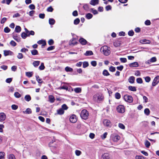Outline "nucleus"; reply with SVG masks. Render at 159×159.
<instances>
[{
    "instance_id": "1",
    "label": "nucleus",
    "mask_w": 159,
    "mask_h": 159,
    "mask_svg": "<svg viewBox=\"0 0 159 159\" xmlns=\"http://www.w3.org/2000/svg\"><path fill=\"white\" fill-rule=\"evenodd\" d=\"M93 99L95 102H99L103 101L104 97L102 93H97L93 96Z\"/></svg>"
},
{
    "instance_id": "2",
    "label": "nucleus",
    "mask_w": 159,
    "mask_h": 159,
    "mask_svg": "<svg viewBox=\"0 0 159 159\" xmlns=\"http://www.w3.org/2000/svg\"><path fill=\"white\" fill-rule=\"evenodd\" d=\"M100 51L102 53L106 56L109 55L111 53L110 48L107 46H104L102 47Z\"/></svg>"
},
{
    "instance_id": "3",
    "label": "nucleus",
    "mask_w": 159,
    "mask_h": 159,
    "mask_svg": "<svg viewBox=\"0 0 159 159\" xmlns=\"http://www.w3.org/2000/svg\"><path fill=\"white\" fill-rule=\"evenodd\" d=\"M89 114V112L86 110L84 109L81 111L80 116L82 119L86 120L88 118Z\"/></svg>"
},
{
    "instance_id": "4",
    "label": "nucleus",
    "mask_w": 159,
    "mask_h": 159,
    "mask_svg": "<svg viewBox=\"0 0 159 159\" xmlns=\"http://www.w3.org/2000/svg\"><path fill=\"white\" fill-rule=\"evenodd\" d=\"M120 137L117 134L113 133L110 136V139L114 142H117L120 139Z\"/></svg>"
},
{
    "instance_id": "5",
    "label": "nucleus",
    "mask_w": 159,
    "mask_h": 159,
    "mask_svg": "<svg viewBox=\"0 0 159 159\" xmlns=\"http://www.w3.org/2000/svg\"><path fill=\"white\" fill-rule=\"evenodd\" d=\"M125 100L128 102L131 103L133 101V98L132 96L128 95H125L124 97Z\"/></svg>"
},
{
    "instance_id": "6",
    "label": "nucleus",
    "mask_w": 159,
    "mask_h": 159,
    "mask_svg": "<svg viewBox=\"0 0 159 159\" xmlns=\"http://www.w3.org/2000/svg\"><path fill=\"white\" fill-rule=\"evenodd\" d=\"M117 111L119 113H123L125 112L124 107L123 105H119L116 108Z\"/></svg>"
},
{
    "instance_id": "7",
    "label": "nucleus",
    "mask_w": 159,
    "mask_h": 159,
    "mask_svg": "<svg viewBox=\"0 0 159 159\" xmlns=\"http://www.w3.org/2000/svg\"><path fill=\"white\" fill-rule=\"evenodd\" d=\"M111 158V156L108 153L103 154L101 157V159H110Z\"/></svg>"
},
{
    "instance_id": "8",
    "label": "nucleus",
    "mask_w": 159,
    "mask_h": 159,
    "mask_svg": "<svg viewBox=\"0 0 159 159\" xmlns=\"http://www.w3.org/2000/svg\"><path fill=\"white\" fill-rule=\"evenodd\" d=\"M159 82V76L156 77L153 80L152 85L153 86H155Z\"/></svg>"
},
{
    "instance_id": "9",
    "label": "nucleus",
    "mask_w": 159,
    "mask_h": 159,
    "mask_svg": "<svg viewBox=\"0 0 159 159\" xmlns=\"http://www.w3.org/2000/svg\"><path fill=\"white\" fill-rule=\"evenodd\" d=\"M103 124L104 126L111 127V122L109 120L107 119L104 120L103 121Z\"/></svg>"
},
{
    "instance_id": "10",
    "label": "nucleus",
    "mask_w": 159,
    "mask_h": 159,
    "mask_svg": "<svg viewBox=\"0 0 159 159\" xmlns=\"http://www.w3.org/2000/svg\"><path fill=\"white\" fill-rule=\"evenodd\" d=\"M157 61V58L156 57H153L151 58L150 59L148 60L145 62V63L149 65L151 63Z\"/></svg>"
},
{
    "instance_id": "11",
    "label": "nucleus",
    "mask_w": 159,
    "mask_h": 159,
    "mask_svg": "<svg viewBox=\"0 0 159 159\" xmlns=\"http://www.w3.org/2000/svg\"><path fill=\"white\" fill-rule=\"evenodd\" d=\"M70 122L72 123H75L77 120L76 116L75 115H71L70 117Z\"/></svg>"
},
{
    "instance_id": "12",
    "label": "nucleus",
    "mask_w": 159,
    "mask_h": 159,
    "mask_svg": "<svg viewBox=\"0 0 159 159\" xmlns=\"http://www.w3.org/2000/svg\"><path fill=\"white\" fill-rule=\"evenodd\" d=\"M24 29L25 32L27 34L28 37L30 36V35H34L35 33L33 31L31 30L29 31L26 28H25Z\"/></svg>"
},
{
    "instance_id": "13",
    "label": "nucleus",
    "mask_w": 159,
    "mask_h": 159,
    "mask_svg": "<svg viewBox=\"0 0 159 159\" xmlns=\"http://www.w3.org/2000/svg\"><path fill=\"white\" fill-rule=\"evenodd\" d=\"M13 54V52L10 50H5L4 51V54L5 56L8 55H12Z\"/></svg>"
},
{
    "instance_id": "14",
    "label": "nucleus",
    "mask_w": 159,
    "mask_h": 159,
    "mask_svg": "<svg viewBox=\"0 0 159 159\" xmlns=\"http://www.w3.org/2000/svg\"><path fill=\"white\" fill-rule=\"evenodd\" d=\"M6 118V115L3 113H0V121H4Z\"/></svg>"
},
{
    "instance_id": "15",
    "label": "nucleus",
    "mask_w": 159,
    "mask_h": 159,
    "mask_svg": "<svg viewBox=\"0 0 159 159\" xmlns=\"http://www.w3.org/2000/svg\"><path fill=\"white\" fill-rule=\"evenodd\" d=\"M113 44L115 47H119L121 44V41L119 40H117L114 42Z\"/></svg>"
},
{
    "instance_id": "16",
    "label": "nucleus",
    "mask_w": 159,
    "mask_h": 159,
    "mask_svg": "<svg viewBox=\"0 0 159 159\" xmlns=\"http://www.w3.org/2000/svg\"><path fill=\"white\" fill-rule=\"evenodd\" d=\"M130 67H137L139 66L138 63L137 62H134L129 64Z\"/></svg>"
},
{
    "instance_id": "17",
    "label": "nucleus",
    "mask_w": 159,
    "mask_h": 159,
    "mask_svg": "<svg viewBox=\"0 0 159 159\" xmlns=\"http://www.w3.org/2000/svg\"><path fill=\"white\" fill-rule=\"evenodd\" d=\"M77 42L75 41V38L72 39L69 42V44L70 45H74L76 44Z\"/></svg>"
},
{
    "instance_id": "18",
    "label": "nucleus",
    "mask_w": 159,
    "mask_h": 159,
    "mask_svg": "<svg viewBox=\"0 0 159 159\" xmlns=\"http://www.w3.org/2000/svg\"><path fill=\"white\" fill-rule=\"evenodd\" d=\"M98 0H91L90 2V4L92 5L95 6L98 4Z\"/></svg>"
},
{
    "instance_id": "19",
    "label": "nucleus",
    "mask_w": 159,
    "mask_h": 159,
    "mask_svg": "<svg viewBox=\"0 0 159 159\" xmlns=\"http://www.w3.org/2000/svg\"><path fill=\"white\" fill-rule=\"evenodd\" d=\"M49 101L51 103L54 102L55 99L54 97L52 95H50L48 96Z\"/></svg>"
},
{
    "instance_id": "20",
    "label": "nucleus",
    "mask_w": 159,
    "mask_h": 159,
    "mask_svg": "<svg viewBox=\"0 0 159 159\" xmlns=\"http://www.w3.org/2000/svg\"><path fill=\"white\" fill-rule=\"evenodd\" d=\"M57 114L59 115H62L64 114V111L61 108L57 110Z\"/></svg>"
},
{
    "instance_id": "21",
    "label": "nucleus",
    "mask_w": 159,
    "mask_h": 159,
    "mask_svg": "<svg viewBox=\"0 0 159 159\" xmlns=\"http://www.w3.org/2000/svg\"><path fill=\"white\" fill-rule=\"evenodd\" d=\"M79 42L82 45H85L87 43V41L83 38H80L79 39Z\"/></svg>"
},
{
    "instance_id": "22",
    "label": "nucleus",
    "mask_w": 159,
    "mask_h": 159,
    "mask_svg": "<svg viewBox=\"0 0 159 159\" xmlns=\"http://www.w3.org/2000/svg\"><path fill=\"white\" fill-rule=\"evenodd\" d=\"M37 43L39 44H42L43 46H44L46 45L45 41L43 40H40L37 42Z\"/></svg>"
},
{
    "instance_id": "23",
    "label": "nucleus",
    "mask_w": 159,
    "mask_h": 159,
    "mask_svg": "<svg viewBox=\"0 0 159 159\" xmlns=\"http://www.w3.org/2000/svg\"><path fill=\"white\" fill-rule=\"evenodd\" d=\"M129 81L130 83H133L135 80V78L134 77L132 76H130L129 79Z\"/></svg>"
},
{
    "instance_id": "24",
    "label": "nucleus",
    "mask_w": 159,
    "mask_h": 159,
    "mask_svg": "<svg viewBox=\"0 0 159 159\" xmlns=\"http://www.w3.org/2000/svg\"><path fill=\"white\" fill-rule=\"evenodd\" d=\"M74 91L76 93H80L81 92V89L80 88H76L74 89Z\"/></svg>"
},
{
    "instance_id": "25",
    "label": "nucleus",
    "mask_w": 159,
    "mask_h": 159,
    "mask_svg": "<svg viewBox=\"0 0 159 159\" xmlns=\"http://www.w3.org/2000/svg\"><path fill=\"white\" fill-rule=\"evenodd\" d=\"M40 61H34L33 63V65L35 67H37L39 64Z\"/></svg>"
},
{
    "instance_id": "26",
    "label": "nucleus",
    "mask_w": 159,
    "mask_h": 159,
    "mask_svg": "<svg viewBox=\"0 0 159 159\" xmlns=\"http://www.w3.org/2000/svg\"><path fill=\"white\" fill-rule=\"evenodd\" d=\"M84 9L86 11H89V8L87 4H84L83 7Z\"/></svg>"
},
{
    "instance_id": "27",
    "label": "nucleus",
    "mask_w": 159,
    "mask_h": 159,
    "mask_svg": "<svg viewBox=\"0 0 159 159\" xmlns=\"http://www.w3.org/2000/svg\"><path fill=\"white\" fill-rule=\"evenodd\" d=\"M93 16L90 13H88L85 15L86 18L88 19H90L92 18Z\"/></svg>"
},
{
    "instance_id": "28",
    "label": "nucleus",
    "mask_w": 159,
    "mask_h": 159,
    "mask_svg": "<svg viewBox=\"0 0 159 159\" xmlns=\"http://www.w3.org/2000/svg\"><path fill=\"white\" fill-rule=\"evenodd\" d=\"M140 43H148L149 44L150 43V41L148 40H147L146 39H144L141 40Z\"/></svg>"
},
{
    "instance_id": "29",
    "label": "nucleus",
    "mask_w": 159,
    "mask_h": 159,
    "mask_svg": "<svg viewBox=\"0 0 159 159\" xmlns=\"http://www.w3.org/2000/svg\"><path fill=\"white\" fill-rule=\"evenodd\" d=\"M25 99L26 101L29 102L31 100V97L29 95H27L25 96Z\"/></svg>"
},
{
    "instance_id": "30",
    "label": "nucleus",
    "mask_w": 159,
    "mask_h": 159,
    "mask_svg": "<svg viewBox=\"0 0 159 159\" xmlns=\"http://www.w3.org/2000/svg\"><path fill=\"white\" fill-rule=\"evenodd\" d=\"M31 54L32 55H36L38 54V51L37 50L33 49L31 51Z\"/></svg>"
},
{
    "instance_id": "31",
    "label": "nucleus",
    "mask_w": 159,
    "mask_h": 159,
    "mask_svg": "<svg viewBox=\"0 0 159 159\" xmlns=\"http://www.w3.org/2000/svg\"><path fill=\"white\" fill-rule=\"evenodd\" d=\"M102 74L103 75L105 76H108L110 75V74L106 70H103Z\"/></svg>"
},
{
    "instance_id": "32",
    "label": "nucleus",
    "mask_w": 159,
    "mask_h": 159,
    "mask_svg": "<svg viewBox=\"0 0 159 159\" xmlns=\"http://www.w3.org/2000/svg\"><path fill=\"white\" fill-rule=\"evenodd\" d=\"M21 30V28L20 26H16L15 28V31L16 32L19 33Z\"/></svg>"
},
{
    "instance_id": "33",
    "label": "nucleus",
    "mask_w": 159,
    "mask_h": 159,
    "mask_svg": "<svg viewBox=\"0 0 159 159\" xmlns=\"http://www.w3.org/2000/svg\"><path fill=\"white\" fill-rule=\"evenodd\" d=\"M93 53L91 51H87L84 53V55L85 56H90L93 55Z\"/></svg>"
},
{
    "instance_id": "34",
    "label": "nucleus",
    "mask_w": 159,
    "mask_h": 159,
    "mask_svg": "<svg viewBox=\"0 0 159 159\" xmlns=\"http://www.w3.org/2000/svg\"><path fill=\"white\" fill-rule=\"evenodd\" d=\"M145 114L147 116H148L150 114V111L148 108H146L144 110Z\"/></svg>"
},
{
    "instance_id": "35",
    "label": "nucleus",
    "mask_w": 159,
    "mask_h": 159,
    "mask_svg": "<svg viewBox=\"0 0 159 159\" xmlns=\"http://www.w3.org/2000/svg\"><path fill=\"white\" fill-rule=\"evenodd\" d=\"M5 153L4 152H0V159H5Z\"/></svg>"
},
{
    "instance_id": "36",
    "label": "nucleus",
    "mask_w": 159,
    "mask_h": 159,
    "mask_svg": "<svg viewBox=\"0 0 159 159\" xmlns=\"http://www.w3.org/2000/svg\"><path fill=\"white\" fill-rule=\"evenodd\" d=\"M37 81L39 83H42L43 82V81L42 80V79L40 78L39 76L37 75L36 76Z\"/></svg>"
},
{
    "instance_id": "37",
    "label": "nucleus",
    "mask_w": 159,
    "mask_h": 159,
    "mask_svg": "<svg viewBox=\"0 0 159 159\" xmlns=\"http://www.w3.org/2000/svg\"><path fill=\"white\" fill-rule=\"evenodd\" d=\"M129 89L133 91H135L136 90V89L135 87L132 86H129L128 87Z\"/></svg>"
},
{
    "instance_id": "38",
    "label": "nucleus",
    "mask_w": 159,
    "mask_h": 159,
    "mask_svg": "<svg viewBox=\"0 0 159 159\" xmlns=\"http://www.w3.org/2000/svg\"><path fill=\"white\" fill-rule=\"evenodd\" d=\"M55 21L53 19H50L49 20V23L50 25H53L55 23Z\"/></svg>"
},
{
    "instance_id": "39",
    "label": "nucleus",
    "mask_w": 159,
    "mask_h": 159,
    "mask_svg": "<svg viewBox=\"0 0 159 159\" xmlns=\"http://www.w3.org/2000/svg\"><path fill=\"white\" fill-rule=\"evenodd\" d=\"M21 37L23 39H25L28 37L27 34L25 32H23L21 34Z\"/></svg>"
},
{
    "instance_id": "40",
    "label": "nucleus",
    "mask_w": 159,
    "mask_h": 159,
    "mask_svg": "<svg viewBox=\"0 0 159 159\" xmlns=\"http://www.w3.org/2000/svg\"><path fill=\"white\" fill-rule=\"evenodd\" d=\"M65 70L67 72H72L73 69L68 66L66 67L65 68Z\"/></svg>"
},
{
    "instance_id": "41",
    "label": "nucleus",
    "mask_w": 159,
    "mask_h": 159,
    "mask_svg": "<svg viewBox=\"0 0 159 159\" xmlns=\"http://www.w3.org/2000/svg\"><path fill=\"white\" fill-rule=\"evenodd\" d=\"M120 95L119 93L117 92L115 94V97L116 99H119L120 98Z\"/></svg>"
},
{
    "instance_id": "42",
    "label": "nucleus",
    "mask_w": 159,
    "mask_h": 159,
    "mask_svg": "<svg viewBox=\"0 0 159 159\" xmlns=\"http://www.w3.org/2000/svg\"><path fill=\"white\" fill-rule=\"evenodd\" d=\"M24 113H26L28 114H31L32 112V111L31 109L30 108H27L25 112L24 111Z\"/></svg>"
},
{
    "instance_id": "43",
    "label": "nucleus",
    "mask_w": 159,
    "mask_h": 159,
    "mask_svg": "<svg viewBox=\"0 0 159 159\" xmlns=\"http://www.w3.org/2000/svg\"><path fill=\"white\" fill-rule=\"evenodd\" d=\"M17 58L19 59H22L23 57V55L22 53H18L17 56Z\"/></svg>"
},
{
    "instance_id": "44",
    "label": "nucleus",
    "mask_w": 159,
    "mask_h": 159,
    "mask_svg": "<svg viewBox=\"0 0 159 159\" xmlns=\"http://www.w3.org/2000/svg\"><path fill=\"white\" fill-rule=\"evenodd\" d=\"M61 108L63 109L64 111L68 109V107L66 104H63L62 105Z\"/></svg>"
},
{
    "instance_id": "45",
    "label": "nucleus",
    "mask_w": 159,
    "mask_h": 159,
    "mask_svg": "<svg viewBox=\"0 0 159 159\" xmlns=\"http://www.w3.org/2000/svg\"><path fill=\"white\" fill-rule=\"evenodd\" d=\"M45 68V66L43 63H42L40 66L39 67V69L40 70H43Z\"/></svg>"
},
{
    "instance_id": "46",
    "label": "nucleus",
    "mask_w": 159,
    "mask_h": 159,
    "mask_svg": "<svg viewBox=\"0 0 159 159\" xmlns=\"http://www.w3.org/2000/svg\"><path fill=\"white\" fill-rule=\"evenodd\" d=\"M14 95L16 98H20L21 96V95L18 92H15Z\"/></svg>"
},
{
    "instance_id": "47",
    "label": "nucleus",
    "mask_w": 159,
    "mask_h": 159,
    "mask_svg": "<svg viewBox=\"0 0 159 159\" xmlns=\"http://www.w3.org/2000/svg\"><path fill=\"white\" fill-rule=\"evenodd\" d=\"M145 144L147 148H149L150 145V143L148 141L146 140L145 142Z\"/></svg>"
},
{
    "instance_id": "48",
    "label": "nucleus",
    "mask_w": 159,
    "mask_h": 159,
    "mask_svg": "<svg viewBox=\"0 0 159 159\" xmlns=\"http://www.w3.org/2000/svg\"><path fill=\"white\" fill-rule=\"evenodd\" d=\"M89 66V63L88 62L84 61L83 63V67L84 68H85Z\"/></svg>"
},
{
    "instance_id": "49",
    "label": "nucleus",
    "mask_w": 159,
    "mask_h": 159,
    "mask_svg": "<svg viewBox=\"0 0 159 159\" xmlns=\"http://www.w3.org/2000/svg\"><path fill=\"white\" fill-rule=\"evenodd\" d=\"M8 159H16L15 157L13 154H11L8 156Z\"/></svg>"
},
{
    "instance_id": "50",
    "label": "nucleus",
    "mask_w": 159,
    "mask_h": 159,
    "mask_svg": "<svg viewBox=\"0 0 159 159\" xmlns=\"http://www.w3.org/2000/svg\"><path fill=\"white\" fill-rule=\"evenodd\" d=\"M118 126L120 128L122 129H124L125 128L124 125L120 123L118 124Z\"/></svg>"
},
{
    "instance_id": "51",
    "label": "nucleus",
    "mask_w": 159,
    "mask_h": 159,
    "mask_svg": "<svg viewBox=\"0 0 159 159\" xmlns=\"http://www.w3.org/2000/svg\"><path fill=\"white\" fill-rule=\"evenodd\" d=\"M91 12H92L93 14L96 15V14H98V12L97 11V10L94 9L93 8H92L91 9Z\"/></svg>"
},
{
    "instance_id": "52",
    "label": "nucleus",
    "mask_w": 159,
    "mask_h": 159,
    "mask_svg": "<svg viewBox=\"0 0 159 159\" xmlns=\"http://www.w3.org/2000/svg\"><path fill=\"white\" fill-rule=\"evenodd\" d=\"M109 70L111 72H114L116 70V68L112 66H111L109 68Z\"/></svg>"
},
{
    "instance_id": "53",
    "label": "nucleus",
    "mask_w": 159,
    "mask_h": 159,
    "mask_svg": "<svg viewBox=\"0 0 159 159\" xmlns=\"http://www.w3.org/2000/svg\"><path fill=\"white\" fill-rule=\"evenodd\" d=\"M58 89H65V90H67L68 89V88L66 86H62V87H59L58 88Z\"/></svg>"
},
{
    "instance_id": "54",
    "label": "nucleus",
    "mask_w": 159,
    "mask_h": 159,
    "mask_svg": "<svg viewBox=\"0 0 159 159\" xmlns=\"http://www.w3.org/2000/svg\"><path fill=\"white\" fill-rule=\"evenodd\" d=\"M80 22V20L79 18L75 19L74 21V24L75 25L78 24Z\"/></svg>"
},
{
    "instance_id": "55",
    "label": "nucleus",
    "mask_w": 159,
    "mask_h": 159,
    "mask_svg": "<svg viewBox=\"0 0 159 159\" xmlns=\"http://www.w3.org/2000/svg\"><path fill=\"white\" fill-rule=\"evenodd\" d=\"M136 81L137 83L139 84H141L143 83V80L141 78H139L137 79Z\"/></svg>"
},
{
    "instance_id": "56",
    "label": "nucleus",
    "mask_w": 159,
    "mask_h": 159,
    "mask_svg": "<svg viewBox=\"0 0 159 159\" xmlns=\"http://www.w3.org/2000/svg\"><path fill=\"white\" fill-rule=\"evenodd\" d=\"M91 64L93 66L95 67L97 64V62L95 61H92L91 62Z\"/></svg>"
},
{
    "instance_id": "57",
    "label": "nucleus",
    "mask_w": 159,
    "mask_h": 159,
    "mask_svg": "<svg viewBox=\"0 0 159 159\" xmlns=\"http://www.w3.org/2000/svg\"><path fill=\"white\" fill-rule=\"evenodd\" d=\"M13 38L15 40H16L18 42H19L20 41V38H18L17 36L13 35Z\"/></svg>"
},
{
    "instance_id": "58",
    "label": "nucleus",
    "mask_w": 159,
    "mask_h": 159,
    "mask_svg": "<svg viewBox=\"0 0 159 159\" xmlns=\"http://www.w3.org/2000/svg\"><path fill=\"white\" fill-rule=\"evenodd\" d=\"M10 31V29L7 27H6L4 29V31L6 33H8Z\"/></svg>"
},
{
    "instance_id": "59",
    "label": "nucleus",
    "mask_w": 159,
    "mask_h": 159,
    "mask_svg": "<svg viewBox=\"0 0 159 159\" xmlns=\"http://www.w3.org/2000/svg\"><path fill=\"white\" fill-rule=\"evenodd\" d=\"M134 32L133 30H131L128 32V34L130 36H133L134 34Z\"/></svg>"
},
{
    "instance_id": "60",
    "label": "nucleus",
    "mask_w": 159,
    "mask_h": 159,
    "mask_svg": "<svg viewBox=\"0 0 159 159\" xmlns=\"http://www.w3.org/2000/svg\"><path fill=\"white\" fill-rule=\"evenodd\" d=\"M120 60L121 62L123 63H125L127 61V59L125 58H120Z\"/></svg>"
},
{
    "instance_id": "61",
    "label": "nucleus",
    "mask_w": 159,
    "mask_h": 159,
    "mask_svg": "<svg viewBox=\"0 0 159 159\" xmlns=\"http://www.w3.org/2000/svg\"><path fill=\"white\" fill-rule=\"evenodd\" d=\"M18 107L17 106L13 104L11 106V108L13 110H16L18 108Z\"/></svg>"
},
{
    "instance_id": "62",
    "label": "nucleus",
    "mask_w": 159,
    "mask_h": 159,
    "mask_svg": "<svg viewBox=\"0 0 159 159\" xmlns=\"http://www.w3.org/2000/svg\"><path fill=\"white\" fill-rule=\"evenodd\" d=\"M145 80L146 82H149L151 80V78L149 76H147L145 78Z\"/></svg>"
},
{
    "instance_id": "63",
    "label": "nucleus",
    "mask_w": 159,
    "mask_h": 159,
    "mask_svg": "<svg viewBox=\"0 0 159 159\" xmlns=\"http://www.w3.org/2000/svg\"><path fill=\"white\" fill-rule=\"evenodd\" d=\"M10 44L11 45H12L14 47L16 45V43L13 40H11L10 42Z\"/></svg>"
},
{
    "instance_id": "64",
    "label": "nucleus",
    "mask_w": 159,
    "mask_h": 159,
    "mask_svg": "<svg viewBox=\"0 0 159 159\" xmlns=\"http://www.w3.org/2000/svg\"><path fill=\"white\" fill-rule=\"evenodd\" d=\"M136 159H145V158L142 156H137L135 157Z\"/></svg>"
}]
</instances>
